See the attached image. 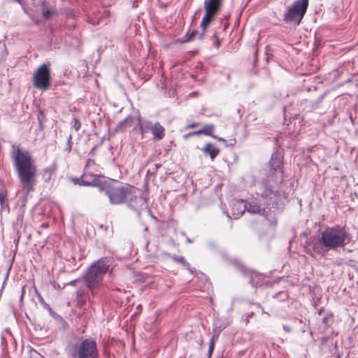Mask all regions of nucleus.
<instances>
[{
	"mask_svg": "<svg viewBox=\"0 0 358 358\" xmlns=\"http://www.w3.org/2000/svg\"><path fill=\"white\" fill-rule=\"evenodd\" d=\"M76 354L78 358H99L96 342L92 338H86L78 345Z\"/></svg>",
	"mask_w": 358,
	"mask_h": 358,
	"instance_id": "6e6552de",
	"label": "nucleus"
},
{
	"mask_svg": "<svg viewBox=\"0 0 358 358\" xmlns=\"http://www.w3.org/2000/svg\"><path fill=\"white\" fill-rule=\"evenodd\" d=\"M108 264L105 259H99L95 262L87 270L84 280L86 286L90 289L92 294L94 290L99 287L103 280L104 275L108 270Z\"/></svg>",
	"mask_w": 358,
	"mask_h": 358,
	"instance_id": "20e7f679",
	"label": "nucleus"
},
{
	"mask_svg": "<svg viewBox=\"0 0 358 358\" xmlns=\"http://www.w3.org/2000/svg\"><path fill=\"white\" fill-rule=\"evenodd\" d=\"M224 2V0H204L203 8L205 13L200 24L201 32L199 34V39L203 38L208 26L220 13Z\"/></svg>",
	"mask_w": 358,
	"mask_h": 358,
	"instance_id": "39448f33",
	"label": "nucleus"
},
{
	"mask_svg": "<svg viewBox=\"0 0 358 358\" xmlns=\"http://www.w3.org/2000/svg\"><path fill=\"white\" fill-rule=\"evenodd\" d=\"M261 197L264 199L271 200L272 199L278 198L280 193L278 191L273 190L270 187L264 185L261 189Z\"/></svg>",
	"mask_w": 358,
	"mask_h": 358,
	"instance_id": "f8f14e48",
	"label": "nucleus"
},
{
	"mask_svg": "<svg viewBox=\"0 0 358 358\" xmlns=\"http://www.w3.org/2000/svg\"><path fill=\"white\" fill-rule=\"evenodd\" d=\"M334 317L333 313L327 314L323 319H322V323L327 327H329L330 326L329 324V320H331Z\"/></svg>",
	"mask_w": 358,
	"mask_h": 358,
	"instance_id": "412c9836",
	"label": "nucleus"
},
{
	"mask_svg": "<svg viewBox=\"0 0 358 358\" xmlns=\"http://www.w3.org/2000/svg\"><path fill=\"white\" fill-rule=\"evenodd\" d=\"M200 125L199 122H193L187 125V129H193Z\"/></svg>",
	"mask_w": 358,
	"mask_h": 358,
	"instance_id": "393cba45",
	"label": "nucleus"
},
{
	"mask_svg": "<svg viewBox=\"0 0 358 358\" xmlns=\"http://www.w3.org/2000/svg\"><path fill=\"white\" fill-rule=\"evenodd\" d=\"M71 147H72V135L70 134L67 138V143H66V147L64 148V152H66V153H69L71 150Z\"/></svg>",
	"mask_w": 358,
	"mask_h": 358,
	"instance_id": "aec40b11",
	"label": "nucleus"
},
{
	"mask_svg": "<svg viewBox=\"0 0 358 358\" xmlns=\"http://www.w3.org/2000/svg\"><path fill=\"white\" fill-rule=\"evenodd\" d=\"M228 325H229V323H227V324H223L222 325H220L218 327H215L213 330V336H212L211 339L217 341L221 331L224 329H225Z\"/></svg>",
	"mask_w": 358,
	"mask_h": 358,
	"instance_id": "2eb2a0df",
	"label": "nucleus"
},
{
	"mask_svg": "<svg viewBox=\"0 0 358 358\" xmlns=\"http://www.w3.org/2000/svg\"><path fill=\"white\" fill-rule=\"evenodd\" d=\"M196 34H198V31L196 30H193L192 31H188L185 34V41L188 42V41H192L195 38Z\"/></svg>",
	"mask_w": 358,
	"mask_h": 358,
	"instance_id": "a211bd4d",
	"label": "nucleus"
},
{
	"mask_svg": "<svg viewBox=\"0 0 358 358\" xmlns=\"http://www.w3.org/2000/svg\"><path fill=\"white\" fill-rule=\"evenodd\" d=\"M241 203H234V206L240 205Z\"/></svg>",
	"mask_w": 358,
	"mask_h": 358,
	"instance_id": "7c9ffc66",
	"label": "nucleus"
},
{
	"mask_svg": "<svg viewBox=\"0 0 358 358\" xmlns=\"http://www.w3.org/2000/svg\"><path fill=\"white\" fill-rule=\"evenodd\" d=\"M309 4V0H297L287 8L284 13L283 20L287 22L299 24L303 18Z\"/></svg>",
	"mask_w": 358,
	"mask_h": 358,
	"instance_id": "423d86ee",
	"label": "nucleus"
},
{
	"mask_svg": "<svg viewBox=\"0 0 358 358\" xmlns=\"http://www.w3.org/2000/svg\"><path fill=\"white\" fill-rule=\"evenodd\" d=\"M338 358H341V356L339 355Z\"/></svg>",
	"mask_w": 358,
	"mask_h": 358,
	"instance_id": "2f4dec72",
	"label": "nucleus"
},
{
	"mask_svg": "<svg viewBox=\"0 0 358 358\" xmlns=\"http://www.w3.org/2000/svg\"><path fill=\"white\" fill-rule=\"evenodd\" d=\"M55 13V12L53 10L46 9L43 12V17L45 19H49L51 17V15H53Z\"/></svg>",
	"mask_w": 358,
	"mask_h": 358,
	"instance_id": "5701e85b",
	"label": "nucleus"
},
{
	"mask_svg": "<svg viewBox=\"0 0 358 358\" xmlns=\"http://www.w3.org/2000/svg\"><path fill=\"white\" fill-rule=\"evenodd\" d=\"M153 124L151 122L145 121L143 122H140L139 124V128L141 130V132L142 134L143 133L148 132V131H152V127H153Z\"/></svg>",
	"mask_w": 358,
	"mask_h": 358,
	"instance_id": "dca6fc26",
	"label": "nucleus"
},
{
	"mask_svg": "<svg viewBox=\"0 0 358 358\" xmlns=\"http://www.w3.org/2000/svg\"><path fill=\"white\" fill-rule=\"evenodd\" d=\"M215 342H216V341H214L213 339H210V341L208 350V357L209 358H210V357L212 356V354L213 352V350H214V348H215Z\"/></svg>",
	"mask_w": 358,
	"mask_h": 358,
	"instance_id": "4be33fe9",
	"label": "nucleus"
},
{
	"mask_svg": "<svg viewBox=\"0 0 358 358\" xmlns=\"http://www.w3.org/2000/svg\"><path fill=\"white\" fill-rule=\"evenodd\" d=\"M50 64H43L38 66L33 75V85L39 90H46L50 86Z\"/></svg>",
	"mask_w": 358,
	"mask_h": 358,
	"instance_id": "0eeeda50",
	"label": "nucleus"
},
{
	"mask_svg": "<svg viewBox=\"0 0 358 358\" xmlns=\"http://www.w3.org/2000/svg\"><path fill=\"white\" fill-rule=\"evenodd\" d=\"M155 166H156L155 171H157L158 169V168L161 166V164H156Z\"/></svg>",
	"mask_w": 358,
	"mask_h": 358,
	"instance_id": "cd10ccee",
	"label": "nucleus"
},
{
	"mask_svg": "<svg viewBox=\"0 0 358 358\" xmlns=\"http://www.w3.org/2000/svg\"><path fill=\"white\" fill-rule=\"evenodd\" d=\"M8 192L5 188H0V205L3 207L7 201Z\"/></svg>",
	"mask_w": 358,
	"mask_h": 358,
	"instance_id": "f3484780",
	"label": "nucleus"
},
{
	"mask_svg": "<svg viewBox=\"0 0 358 358\" xmlns=\"http://www.w3.org/2000/svg\"><path fill=\"white\" fill-rule=\"evenodd\" d=\"M244 212V210H243L241 213H240V215H242Z\"/></svg>",
	"mask_w": 358,
	"mask_h": 358,
	"instance_id": "c85d7f7f",
	"label": "nucleus"
},
{
	"mask_svg": "<svg viewBox=\"0 0 358 358\" xmlns=\"http://www.w3.org/2000/svg\"><path fill=\"white\" fill-rule=\"evenodd\" d=\"M283 329L287 332H290L292 331V329L288 325H283Z\"/></svg>",
	"mask_w": 358,
	"mask_h": 358,
	"instance_id": "bb28decb",
	"label": "nucleus"
},
{
	"mask_svg": "<svg viewBox=\"0 0 358 358\" xmlns=\"http://www.w3.org/2000/svg\"><path fill=\"white\" fill-rule=\"evenodd\" d=\"M175 260L178 263H181V264L186 263V261L183 257H180L176 258Z\"/></svg>",
	"mask_w": 358,
	"mask_h": 358,
	"instance_id": "a878e982",
	"label": "nucleus"
},
{
	"mask_svg": "<svg viewBox=\"0 0 358 358\" xmlns=\"http://www.w3.org/2000/svg\"><path fill=\"white\" fill-rule=\"evenodd\" d=\"M10 156L20 184L27 193L33 192L37 183V166L31 153L20 144H13Z\"/></svg>",
	"mask_w": 358,
	"mask_h": 358,
	"instance_id": "f257e3e1",
	"label": "nucleus"
},
{
	"mask_svg": "<svg viewBox=\"0 0 358 358\" xmlns=\"http://www.w3.org/2000/svg\"><path fill=\"white\" fill-rule=\"evenodd\" d=\"M151 133L154 141H159L165 136V129L159 122H155L152 127Z\"/></svg>",
	"mask_w": 358,
	"mask_h": 358,
	"instance_id": "9b49d317",
	"label": "nucleus"
},
{
	"mask_svg": "<svg viewBox=\"0 0 358 358\" xmlns=\"http://www.w3.org/2000/svg\"><path fill=\"white\" fill-rule=\"evenodd\" d=\"M322 312V310H320L319 311V314H320V315H321Z\"/></svg>",
	"mask_w": 358,
	"mask_h": 358,
	"instance_id": "c756f323",
	"label": "nucleus"
},
{
	"mask_svg": "<svg viewBox=\"0 0 358 358\" xmlns=\"http://www.w3.org/2000/svg\"><path fill=\"white\" fill-rule=\"evenodd\" d=\"M140 189L136 187L125 183L116 182L107 186L106 193L110 201L113 204H122L128 202L129 206H133L138 199Z\"/></svg>",
	"mask_w": 358,
	"mask_h": 358,
	"instance_id": "7ed1b4c3",
	"label": "nucleus"
},
{
	"mask_svg": "<svg viewBox=\"0 0 358 358\" xmlns=\"http://www.w3.org/2000/svg\"><path fill=\"white\" fill-rule=\"evenodd\" d=\"M205 155H209L211 161H213L220 153V149L210 143H206L202 148Z\"/></svg>",
	"mask_w": 358,
	"mask_h": 358,
	"instance_id": "ddd939ff",
	"label": "nucleus"
},
{
	"mask_svg": "<svg viewBox=\"0 0 358 358\" xmlns=\"http://www.w3.org/2000/svg\"><path fill=\"white\" fill-rule=\"evenodd\" d=\"M247 208L248 212L252 213H259L262 210L261 206L255 202H250L248 206H244V208Z\"/></svg>",
	"mask_w": 358,
	"mask_h": 358,
	"instance_id": "4468645a",
	"label": "nucleus"
},
{
	"mask_svg": "<svg viewBox=\"0 0 358 358\" xmlns=\"http://www.w3.org/2000/svg\"><path fill=\"white\" fill-rule=\"evenodd\" d=\"M214 130H215L214 124H206L201 129L196 131L190 132L188 134L185 135V137L189 136L204 134L206 136H210L213 138L216 139L220 142H226V141L223 138L214 135L213 134Z\"/></svg>",
	"mask_w": 358,
	"mask_h": 358,
	"instance_id": "9d476101",
	"label": "nucleus"
},
{
	"mask_svg": "<svg viewBox=\"0 0 358 358\" xmlns=\"http://www.w3.org/2000/svg\"><path fill=\"white\" fill-rule=\"evenodd\" d=\"M71 126L76 131H78L80 127H81V122H80V120L78 119H77L76 117H74L72 121H71Z\"/></svg>",
	"mask_w": 358,
	"mask_h": 358,
	"instance_id": "6ab92c4d",
	"label": "nucleus"
},
{
	"mask_svg": "<svg viewBox=\"0 0 358 358\" xmlns=\"http://www.w3.org/2000/svg\"><path fill=\"white\" fill-rule=\"evenodd\" d=\"M213 38L215 39V47L216 48H219L220 47V41L216 34L213 35Z\"/></svg>",
	"mask_w": 358,
	"mask_h": 358,
	"instance_id": "b1692460",
	"label": "nucleus"
},
{
	"mask_svg": "<svg viewBox=\"0 0 358 358\" xmlns=\"http://www.w3.org/2000/svg\"><path fill=\"white\" fill-rule=\"evenodd\" d=\"M94 166H97L95 160L89 159L85 165V172L83 173L81 178L82 183L84 185L94 186L97 185V176L92 175L88 171Z\"/></svg>",
	"mask_w": 358,
	"mask_h": 358,
	"instance_id": "1a4fd4ad",
	"label": "nucleus"
},
{
	"mask_svg": "<svg viewBox=\"0 0 358 358\" xmlns=\"http://www.w3.org/2000/svg\"><path fill=\"white\" fill-rule=\"evenodd\" d=\"M351 241V235L345 227L335 225L328 227L321 232L318 243L325 250H335L344 248Z\"/></svg>",
	"mask_w": 358,
	"mask_h": 358,
	"instance_id": "f03ea898",
	"label": "nucleus"
}]
</instances>
